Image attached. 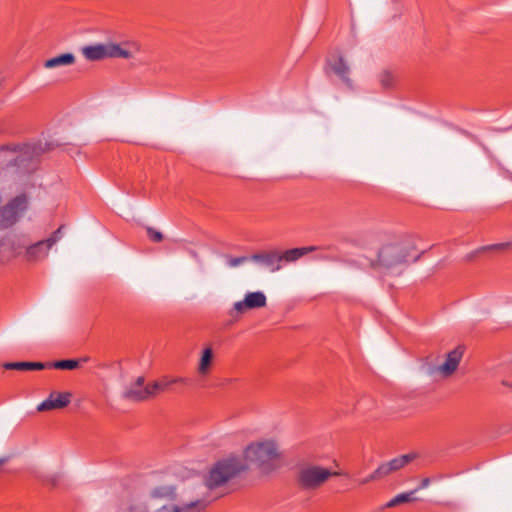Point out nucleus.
I'll return each mask as SVG.
<instances>
[{
  "label": "nucleus",
  "mask_w": 512,
  "mask_h": 512,
  "mask_svg": "<svg viewBox=\"0 0 512 512\" xmlns=\"http://www.w3.org/2000/svg\"><path fill=\"white\" fill-rule=\"evenodd\" d=\"M416 249L410 240L384 244L377 253L372 266L385 272L401 271L408 263L417 259Z\"/></svg>",
  "instance_id": "f257e3e1"
},
{
  "label": "nucleus",
  "mask_w": 512,
  "mask_h": 512,
  "mask_svg": "<svg viewBox=\"0 0 512 512\" xmlns=\"http://www.w3.org/2000/svg\"><path fill=\"white\" fill-rule=\"evenodd\" d=\"M280 452L273 440L254 442L244 451V459L263 474H269L280 466Z\"/></svg>",
  "instance_id": "f03ea898"
},
{
  "label": "nucleus",
  "mask_w": 512,
  "mask_h": 512,
  "mask_svg": "<svg viewBox=\"0 0 512 512\" xmlns=\"http://www.w3.org/2000/svg\"><path fill=\"white\" fill-rule=\"evenodd\" d=\"M245 465L237 458H229L217 462L206 478L209 489L220 487L245 469Z\"/></svg>",
  "instance_id": "7ed1b4c3"
},
{
  "label": "nucleus",
  "mask_w": 512,
  "mask_h": 512,
  "mask_svg": "<svg viewBox=\"0 0 512 512\" xmlns=\"http://www.w3.org/2000/svg\"><path fill=\"white\" fill-rule=\"evenodd\" d=\"M339 475L338 472H332L328 468L306 464L298 472L297 481L304 490H317L324 485L332 476Z\"/></svg>",
  "instance_id": "20e7f679"
},
{
  "label": "nucleus",
  "mask_w": 512,
  "mask_h": 512,
  "mask_svg": "<svg viewBox=\"0 0 512 512\" xmlns=\"http://www.w3.org/2000/svg\"><path fill=\"white\" fill-rule=\"evenodd\" d=\"M15 257H21L25 262L37 263L44 260L51 249V242L44 240L29 244L24 239H17L12 245Z\"/></svg>",
  "instance_id": "39448f33"
},
{
  "label": "nucleus",
  "mask_w": 512,
  "mask_h": 512,
  "mask_svg": "<svg viewBox=\"0 0 512 512\" xmlns=\"http://www.w3.org/2000/svg\"><path fill=\"white\" fill-rule=\"evenodd\" d=\"M29 197L26 193L19 194L10 199L0 208V230L15 225L21 215L28 209Z\"/></svg>",
  "instance_id": "423d86ee"
},
{
  "label": "nucleus",
  "mask_w": 512,
  "mask_h": 512,
  "mask_svg": "<svg viewBox=\"0 0 512 512\" xmlns=\"http://www.w3.org/2000/svg\"><path fill=\"white\" fill-rule=\"evenodd\" d=\"M266 304L267 298L262 291L248 292L245 294L243 300L234 303L232 309L229 311V315L237 318L248 310L263 308Z\"/></svg>",
  "instance_id": "0eeeda50"
},
{
  "label": "nucleus",
  "mask_w": 512,
  "mask_h": 512,
  "mask_svg": "<svg viewBox=\"0 0 512 512\" xmlns=\"http://www.w3.org/2000/svg\"><path fill=\"white\" fill-rule=\"evenodd\" d=\"M463 355L464 348L462 346L456 347L447 353L445 361L441 365L431 368L430 374H437L442 378H448L452 376L456 372L463 358Z\"/></svg>",
  "instance_id": "6e6552de"
},
{
  "label": "nucleus",
  "mask_w": 512,
  "mask_h": 512,
  "mask_svg": "<svg viewBox=\"0 0 512 512\" xmlns=\"http://www.w3.org/2000/svg\"><path fill=\"white\" fill-rule=\"evenodd\" d=\"M141 46L136 41H127L122 44L106 43L107 58L131 59L140 52Z\"/></svg>",
  "instance_id": "1a4fd4ad"
},
{
  "label": "nucleus",
  "mask_w": 512,
  "mask_h": 512,
  "mask_svg": "<svg viewBox=\"0 0 512 512\" xmlns=\"http://www.w3.org/2000/svg\"><path fill=\"white\" fill-rule=\"evenodd\" d=\"M123 398L133 402H143L151 398L149 383L145 385V378L139 376L123 392Z\"/></svg>",
  "instance_id": "9d476101"
},
{
  "label": "nucleus",
  "mask_w": 512,
  "mask_h": 512,
  "mask_svg": "<svg viewBox=\"0 0 512 512\" xmlns=\"http://www.w3.org/2000/svg\"><path fill=\"white\" fill-rule=\"evenodd\" d=\"M417 454L408 453L405 455L398 456L388 462H384L378 466L377 475H383V477H387L390 474L397 472L416 459Z\"/></svg>",
  "instance_id": "9b49d317"
},
{
  "label": "nucleus",
  "mask_w": 512,
  "mask_h": 512,
  "mask_svg": "<svg viewBox=\"0 0 512 512\" xmlns=\"http://www.w3.org/2000/svg\"><path fill=\"white\" fill-rule=\"evenodd\" d=\"M72 394L69 392H52L49 397L37 407L39 412L62 409L68 406Z\"/></svg>",
  "instance_id": "f8f14e48"
},
{
  "label": "nucleus",
  "mask_w": 512,
  "mask_h": 512,
  "mask_svg": "<svg viewBox=\"0 0 512 512\" xmlns=\"http://www.w3.org/2000/svg\"><path fill=\"white\" fill-rule=\"evenodd\" d=\"M188 385L189 379L186 377H170L162 376L159 380L149 383L151 398H155L158 394L166 392L172 385Z\"/></svg>",
  "instance_id": "ddd939ff"
},
{
  "label": "nucleus",
  "mask_w": 512,
  "mask_h": 512,
  "mask_svg": "<svg viewBox=\"0 0 512 512\" xmlns=\"http://www.w3.org/2000/svg\"><path fill=\"white\" fill-rule=\"evenodd\" d=\"M328 65L331 71L338 76L342 82L348 87L352 86V81L349 77L350 67L343 56L339 55L334 60L329 61Z\"/></svg>",
  "instance_id": "4468645a"
},
{
  "label": "nucleus",
  "mask_w": 512,
  "mask_h": 512,
  "mask_svg": "<svg viewBox=\"0 0 512 512\" xmlns=\"http://www.w3.org/2000/svg\"><path fill=\"white\" fill-rule=\"evenodd\" d=\"M0 157L7 160V166H19L21 162V148L15 144L3 145L0 147Z\"/></svg>",
  "instance_id": "2eb2a0df"
},
{
  "label": "nucleus",
  "mask_w": 512,
  "mask_h": 512,
  "mask_svg": "<svg viewBox=\"0 0 512 512\" xmlns=\"http://www.w3.org/2000/svg\"><path fill=\"white\" fill-rule=\"evenodd\" d=\"M214 353L211 347H206L201 353L199 363L197 366V373L201 377H206L210 374L213 366Z\"/></svg>",
  "instance_id": "dca6fc26"
},
{
  "label": "nucleus",
  "mask_w": 512,
  "mask_h": 512,
  "mask_svg": "<svg viewBox=\"0 0 512 512\" xmlns=\"http://www.w3.org/2000/svg\"><path fill=\"white\" fill-rule=\"evenodd\" d=\"M81 53L88 61H100L106 59V43L84 46L81 49Z\"/></svg>",
  "instance_id": "f3484780"
},
{
  "label": "nucleus",
  "mask_w": 512,
  "mask_h": 512,
  "mask_svg": "<svg viewBox=\"0 0 512 512\" xmlns=\"http://www.w3.org/2000/svg\"><path fill=\"white\" fill-rule=\"evenodd\" d=\"M251 259L253 261L263 263L264 265L270 267L272 271H277L281 268L280 253L275 251L254 254Z\"/></svg>",
  "instance_id": "a211bd4d"
},
{
  "label": "nucleus",
  "mask_w": 512,
  "mask_h": 512,
  "mask_svg": "<svg viewBox=\"0 0 512 512\" xmlns=\"http://www.w3.org/2000/svg\"><path fill=\"white\" fill-rule=\"evenodd\" d=\"M318 248L316 246H308V247H299V248H292L284 251L283 253H280V262H294L300 259L301 257L307 255L308 253H311L313 251H316Z\"/></svg>",
  "instance_id": "6ab92c4d"
},
{
  "label": "nucleus",
  "mask_w": 512,
  "mask_h": 512,
  "mask_svg": "<svg viewBox=\"0 0 512 512\" xmlns=\"http://www.w3.org/2000/svg\"><path fill=\"white\" fill-rule=\"evenodd\" d=\"M75 63V56L72 53H65L56 57L47 59L44 62V67L47 69L56 68L59 66H69Z\"/></svg>",
  "instance_id": "aec40b11"
},
{
  "label": "nucleus",
  "mask_w": 512,
  "mask_h": 512,
  "mask_svg": "<svg viewBox=\"0 0 512 512\" xmlns=\"http://www.w3.org/2000/svg\"><path fill=\"white\" fill-rule=\"evenodd\" d=\"M511 246H512V244L510 242L482 246V247L478 248L477 250H475L474 252H472L468 256V259L472 260L474 257H476L482 253H485V252L503 253V252L508 251L511 248Z\"/></svg>",
  "instance_id": "412c9836"
},
{
  "label": "nucleus",
  "mask_w": 512,
  "mask_h": 512,
  "mask_svg": "<svg viewBox=\"0 0 512 512\" xmlns=\"http://www.w3.org/2000/svg\"><path fill=\"white\" fill-rule=\"evenodd\" d=\"M198 505L201 506V509L204 508V505L200 501L191 502V503L184 504L181 506L170 502L167 504H163L155 512H186Z\"/></svg>",
  "instance_id": "4be33fe9"
},
{
  "label": "nucleus",
  "mask_w": 512,
  "mask_h": 512,
  "mask_svg": "<svg viewBox=\"0 0 512 512\" xmlns=\"http://www.w3.org/2000/svg\"><path fill=\"white\" fill-rule=\"evenodd\" d=\"M151 497L154 499H166L173 501L176 498V490L173 486H161L151 491Z\"/></svg>",
  "instance_id": "5701e85b"
},
{
  "label": "nucleus",
  "mask_w": 512,
  "mask_h": 512,
  "mask_svg": "<svg viewBox=\"0 0 512 512\" xmlns=\"http://www.w3.org/2000/svg\"><path fill=\"white\" fill-rule=\"evenodd\" d=\"M416 492H417V489L412 490L410 492H405V493H401V494L396 495L394 498H392L390 501H388L383 506V509L384 508H393V507H396L398 505L414 501L416 499L414 497V494Z\"/></svg>",
  "instance_id": "b1692460"
},
{
  "label": "nucleus",
  "mask_w": 512,
  "mask_h": 512,
  "mask_svg": "<svg viewBox=\"0 0 512 512\" xmlns=\"http://www.w3.org/2000/svg\"><path fill=\"white\" fill-rule=\"evenodd\" d=\"M49 366H52V368L55 369L73 370L79 366V361L74 359L60 360L50 362Z\"/></svg>",
  "instance_id": "393cba45"
},
{
  "label": "nucleus",
  "mask_w": 512,
  "mask_h": 512,
  "mask_svg": "<svg viewBox=\"0 0 512 512\" xmlns=\"http://www.w3.org/2000/svg\"><path fill=\"white\" fill-rule=\"evenodd\" d=\"M378 80L383 88L388 89L394 85L395 77L391 72L385 70L378 75Z\"/></svg>",
  "instance_id": "a878e982"
},
{
  "label": "nucleus",
  "mask_w": 512,
  "mask_h": 512,
  "mask_svg": "<svg viewBox=\"0 0 512 512\" xmlns=\"http://www.w3.org/2000/svg\"><path fill=\"white\" fill-rule=\"evenodd\" d=\"M3 367L7 370L30 371V362H6Z\"/></svg>",
  "instance_id": "bb28decb"
},
{
  "label": "nucleus",
  "mask_w": 512,
  "mask_h": 512,
  "mask_svg": "<svg viewBox=\"0 0 512 512\" xmlns=\"http://www.w3.org/2000/svg\"><path fill=\"white\" fill-rule=\"evenodd\" d=\"M146 231L151 241L158 243L163 240V234L160 231H157L152 227H147Z\"/></svg>",
  "instance_id": "cd10ccee"
},
{
  "label": "nucleus",
  "mask_w": 512,
  "mask_h": 512,
  "mask_svg": "<svg viewBox=\"0 0 512 512\" xmlns=\"http://www.w3.org/2000/svg\"><path fill=\"white\" fill-rule=\"evenodd\" d=\"M377 473H378V467L376 468V470L373 473L368 475L366 478L360 480L359 484L360 485H365V484H367L369 482L381 480V479L384 478L383 475H377Z\"/></svg>",
  "instance_id": "c85d7f7f"
},
{
  "label": "nucleus",
  "mask_w": 512,
  "mask_h": 512,
  "mask_svg": "<svg viewBox=\"0 0 512 512\" xmlns=\"http://www.w3.org/2000/svg\"><path fill=\"white\" fill-rule=\"evenodd\" d=\"M248 260L247 257L245 256H240V257H230L228 259V265L230 267H237L243 263H245L246 261Z\"/></svg>",
  "instance_id": "c756f323"
},
{
  "label": "nucleus",
  "mask_w": 512,
  "mask_h": 512,
  "mask_svg": "<svg viewBox=\"0 0 512 512\" xmlns=\"http://www.w3.org/2000/svg\"><path fill=\"white\" fill-rule=\"evenodd\" d=\"M61 229L62 227H59L49 238L44 240L47 244L53 240V242H51V248L61 239Z\"/></svg>",
  "instance_id": "7c9ffc66"
},
{
  "label": "nucleus",
  "mask_w": 512,
  "mask_h": 512,
  "mask_svg": "<svg viewBox=\"0 0 512 512\" xmlns=\"http://www.w3.org/2000/svg\"><path fill=\"white\" fill-rule=\"evenodd\" d=\"M50 362L43 363V362H30V371L32 370H43V369H50L52 366H49Z\"/></svg>",
  "instance_id": "2f4dec72"
},
{
  "label": "nucleus",
  "mask_w": 512,
  "mask_h": 512,
  "mask_svg": "<svg viewBox=\"0 0 512 512\" xmlns=\"http://www.w3.org/2000/svg\"><path fill=\"white\" fill-rule=\"evenodd\" d=\"M430 484V479L429 478H423L421 483H420V486L417 488V491L420 490V489H424L426 487H428Z\"/></svg>",
  "instance_id": "473e14b6"
},
{
  "label": "nucleus",
  "mask_w": 512,
  "mask_h": 512,
  "mask_svg": "<svg viewBox=\"0 0 512 512\" xmlns=\"http://www.w3.org/2000/svg\"><path fill=\"white\" fill-rule=\"evenodd\" d=\"M7 458H0V466L6 463Z\"/></svg>",
  "instance_id": "72a5a7b5"
}]
</instances>
